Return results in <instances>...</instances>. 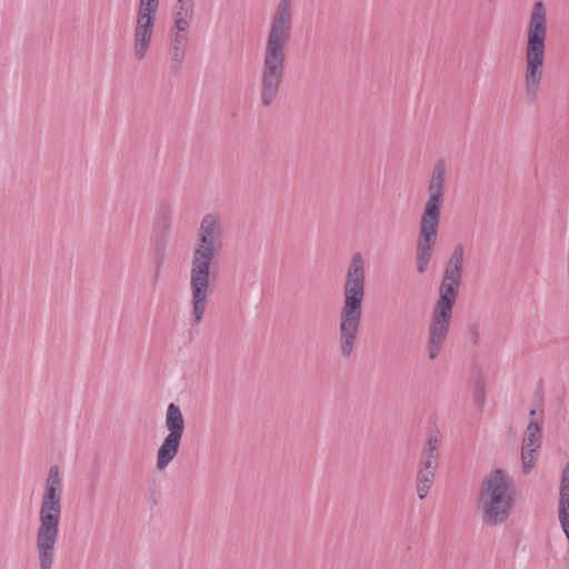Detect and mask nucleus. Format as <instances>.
Listing matches in <instances>:
<instances>
[{
	"mask_svg": "<svg viewBox=\"0 0 569 569\" xmlns=\"http://www.w3.org/2000/svg\"><path fill=\"white\" fill-rule=\"evenodd\" d=\"M541 445V422L537 420H531L528 426L523 437V446H522V467L523 472L528 473L531 471L535 465V456L533 453Z\"/></svg>",
	"mask_w": 569,
	"mask_h": 569,
	"instance_id": "f8f14e48",
	"label": "nucleus"
},
{
	"mask_svg": "<svg viewBox=\"0 0 569 569\" xmlns=\"http://www.w3.org/2000/svg\"><path fill=\"white\" fill-rule=\"evenodd\" d=\"M159 2H140L132 39V57L143 61L151 48Z\"/></svg>",
	"mask_w": 569,
	"mask_h": 569,
	"instance_id": "9d476101",
	"label": "nucleus"
},
{
	"mask_svg": "<svg viewBox=\"0 0 569 569\" xmlns=\"http://www.w3.org/2000/svg\"><path fill=\"white\" fill-rule=\"evenodd\" d=\"M438 447L439 439L437 436H430L422 452L418 466L419 470L436 473L438 467Z\"/></svg>",
	"mask_w": 569,
	"mask_h": 569,
	"instance_id": "2eb2a0df",
	"label": "nucleus"
},
{
	"mask_svg": "<svg viewBox=\"0 0 569 569\" xmlns=\"http://www.w3.org/2000/svg\"><path fill=\"white\" fill-rule=\"evenodd\" d=\"M546 9L542 2H536L529 23L523 70L525 98L529 103L537 101L541 89L546 59Z\"/></svg>",
	"mask_w": 569,
	"mask_h": 569,
	"instance_id": "0eeeda50",
	"label": "nucleus"
},
{
	"mask_svg": "<svg viewBox=\"0 0 569 569\" xmlns=\"http://www.w3.org/2000/svg\"><path fill=\"white\" fill-rule=\"evenodd\" d=\"M517 490L513 478L497 468L482 480L478 493V510L485 526L499 527L508 521L516 506Z\"/></svg>",
	"mask_w": 569,
	"mask_h": 569,
	"instance_id": "423d86ee",
	"label": "nucleus"
},
{
	"mask_svg": "<svg viewBox=\"0 0 569 569\" xmlns=\"http://www.w3.org/2000/svg\"><path fill=\"white\" fill-rule=\"evenodd\" d=\"M192 20V2H178L173 9V26L171 31L189 32Z\"/></svg>",
	"mask_w": 569,
	"mask_h": 569,
	"instance_id": "dca6fc26",
	"label": "nucleus"
},
{
	"mask_svg": "<svg viewBox=\"0 0 569 569\" xmlns=\"http://www.w3.org/2000/svg\"><path fill=\"white\" fill-rule=\"evenodd\" d=\"M449 166L445 158L435 161L427 181L416 244V264L420 274L427 272L438 240L441 209L448 188Z\"/></svg>",
	"mask_w": 569,
	"mask_h": 569,
	"instance_id": "f03ea898",
	"label": "nucleus"
},
{
	"mask_svg": "<svg viewBox=\"0 0 569 569\" xmlns=\"http://www.w3.org/2000/svg\"><path fill=\"white\" fill-rule=\"evenodd\" d=\"M223 246L224 227L221 214H203L197 229L189 270L191 327L199 326L204 319L214 281L212 269Z\"/></svg>",
	"mask_w": 569,
	"mask_h": 569,
	"instance_id": "f257e3e1",
	"label": "nucleus"
},
{
	"mask_svg": "<svg viewBox=\"0 0 569 569\" xmlns=\"http://www.w3.org/2000/svg\"><path fill=\"white\" fill-rule=\"evenodd\" d=\"M456 300L457 298L439 295L432 309L427 339V352L430 360H436L445 349Z\"/></svg>",
	"mask_w": 569,
	"mask_h": 569,
	"instance_id": "6e6552de",
	"label": "nucleus"
},
{
	"mask_svg": "<svg viewBox=\"0 0 569 569\" xmlns=\"http://www.w3.org/2000/svg\"><path fill=\"white\" fill-rule=\"evenodd\" d=\"M366 269L362 254H352L343 283V302L339 313V352L345 359L352 356L359 336L365 300Z\"/></svg>",
	"mask_w": 569,
	"mask_h": 569,
	"instance_id": "20e7f679",
	"label": "nucleus"
},
{
	"mask_svg": "<svg viewBox=\"0 0 569 569\" xmlns=\"http://www.w3.org/2000/svg\"><path fill=\"white\" fill-rule=\"evenodd\" d=\"M63 486L60 469L51 466L43 483L36 529V550L40 569H52L62 513Z\"/></svg>",
	"mask_w": 569,
	"mask_h": 569,
	"instance_id": "7ed1b4c3",
	"label": "nucleus"
},
{
	"mask_svg": "<svg viewBox=\"0 0 569 569\" xmlns=\"http://www.w3.org/2000/svg\"><path fill=\"white\" fill-rule=\"evenodd\" d=\"M559 520L566 537L569 539V462L562 471L559 500Z\"/></svg>",
	"mask_w": 569,
	"mask_h": 569,
	"instance_id": "4468645a",
	"label": "nucleus"
},
{
	"mask_svg": "<svg viewBox=\"0 0 569 569\" xmlns=\"http://www.w3.org/2000/svg\"><path fill=\"white\" fill-rule=\"evenodd\" d=\"M189 47V32L171 31L169 37L168 56L170 68L179 71L183 64Z\"/></svg>",
	"mask_w": 569,
	"mask_h": 569,
	"instance_id": "ddd939ff",
	"label": "nucleus"
},
{
	"mask_svg": "<svg viewBox=\"0 0 569 569\" xmlns=\"http://www.w3.org/2000/svg\"><path fill=\"white\" fill-rule=\"evenodd\" d=\"M164 427L168 431L157 451L156 467L164 470L177 457L186 430V421L180 407L169 403L164 417Z\"/></svg>",
	"mask_w": 569,
	"mask_h": 569,
	"instance_id": "1a4fd4ad",
	"label": "nucleus"
},
{
	"mask_svg": "<svg viewBox=\"0 0 569 569\" xmlns=\"http://www.w3.org/2000/svg\"><path fill=\"white\" fill-rule=\"evenodd\" d=\"M436 473H432L430 471H417V478H416V488H417V495L419 499H425L432 486L433 479Z\"/></svg>",
	"mask_w": 569,
	"mask_h": 569,
	"instance_id": "f3484780",
	"label": "nucleus"
},
{
	"mask_svg": "<svg viewBox=\"0 0 569 569\" xmlns=\"http://www.w3.org/2000/svg\"><path fill=\"white\" fill-rule=\"evenodd\" d=\"M470 339L476 345L479 342L480 335L477 326H472L469 330Z\"/></svg>",
	"mask_w": 569,
	"mask_h": 569,
	"instance_id": "a211bd4d",
	"label": "nucleus"
},
{
	"mask_svg": "<svg viewBox=\"0 0 569 569\" xmlns=\"http://www.w3.org/2000/svg\"><path fill=\"white\" fill-rule=\"evenodd\" d=\"M290 29L291 9L289 2H281L273 17L263 53L260 90V101L263 107L271 106L278 97L283 79L286 46Z\"/></svg>",
	"mask_w": 569,
	"mask_h": 569,
	"instance_id": "39448f33",
	"label": "nucleus"
},
{
	"mask_svg": "<svg viewBox=\"0 0 569 569\" xmlns=\"http://www.w3.org/2000/svg\"><path fill=\"white\" fill-rule=\"evenodd\" d=\"M465 248L461 243L455 246L445 268L439 287V295L457 298L462 279Z\"/></svg>",
	"mask_w": 569,
	"mask_h": 569,
	"instance_id": "9b49d317",
	"label": "nucleus"
}]
</instances>
